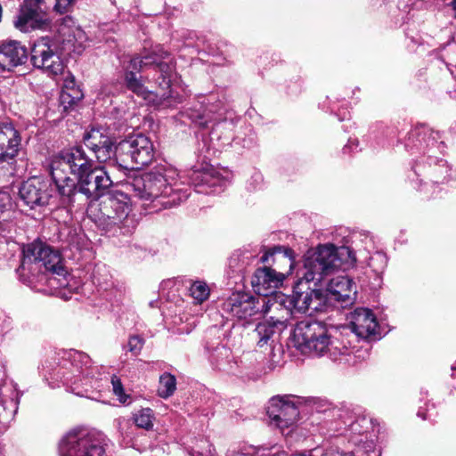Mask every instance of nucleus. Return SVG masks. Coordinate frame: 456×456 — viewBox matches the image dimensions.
I'll return each mask as SVG.
<instances>
[{"label": "nucleus", "instance_id": "ddd939ff", "mask_svg": "<svg viewBox=\"0 0 456 456\" xmlns=\"http://www.w3.org/2000/svg\"><path fill=\"white\" fill-rule=\"evenodd\" d=\"M56 49V43L48 37L38 39L31 50V61L34 67L42 69L52 76L62 74L64 64Z\"/></svg>", "mask_w": 456, "mask_h": 456}, {"label": "nucleus", "instance_id": "6ab92c4d", "mask_svg": "<svg viewBox=\"0 0 456 456\" xmlns=\"http://www.w3.org/2000/svg\"><path fill=\"white\" fill-rule=\"evenodd\" d=\"M352 331L361 338H376L379 324L376 316L368 308H357L350 314Z\"/></svg>", "mask_w": 456, "mask_h": 456}, {"label": "nucleus", "instance_id": "dca6fc26", "mask_svg": "<svg viewBox=\"0 0 456 456\" xmlns=\"http://www.w3.org/2000/svg\"><path fill=\"white\" fill-rule=\"evenodd\" d=\"M70 19L64 20L60 25L57 41L61 43V50L67 54H80L86 48L87 37L86 33L78 27L70 26Z\"/></svg>", "mask_w": 456, "mask_h": 456}, {"label": "nucleus", "instance_id": "7c9ffc66", "mask_svg": "<svg viewBox=\"0 0 456 456\" xmlns=\"http://www.w3.org/2000/svg\"><path fill=\"white\" fill-rule=\"evenodd\" d=\"M144 344L143 338L139 336H131L127 343L128 351L134 355H138Z\"/></svg>", "mask_w": 456, "mask_h": 456}, {"label": "nucleus", "instance_id": "39448f33", "mask_svg": "<svg viewBox=\"0 0 456 456\" xmlns=\"http://www.w3.org/2000/svg\"><path fill=\"white\" fill-rule=\"evenodd\" d=\"M134 195L142 200L157 202L165 208L179 205L190 195V186L179 180L177 170L170 165H159L134 178Z\"/></svg>", "mask_w": 456, "mask_h": 456}, {"label": "nucleus", "instance_id": "c756f323", "mask_svg": "<svg viewBox=\"0 0 456 456\" xmlns=\"http://www.w3.org/2000/svg\"><path fill=\"white\" fill-rule=\"evenodd\" d=\"M111 385L113 394L118 397V401L122 403H127L129 395L125 393L122 382L118 376L113 375L111 377Z\"/></svg>", "mask_w": 456, "mask_h": 456}, {"label": "nucleus", "instance_id": "9d476101", "mask_svg": "<svg viewBox=\"0 0 456 456\" xmlns=\"http://www.w3.org/2000/svg\"><path fill=\"white\" fill-rule=\"evenodd\" d=\"M280 306L277 299L256 297L247 293H233L223 304V311L238 320H248L259 314H267Z\"/></svg>", "mask_w": 456, "mask_h": 456}, {"label": "nucleus", "instance_id": "bb28decb", "mask_svg": "<svg viewBox=\"0 0 456 456\" xmlns=\"http://www.w3.org/2000/svg\"><path fill=\"white\" fill-rule=\"evenodd\" d=\"M190 292L194 300L200 304L208 299L209 296V288L205 282L198 281L191 284Z\"/></svg>", "mask_w": 456, "mask_h": 456}, {"label": "nucleus", "instance_id": "7ed1b4c3", "mask_svg": "<svg viewBox=\"0 0 456 456\" xmlns=\"http://www.w3.org/2000/svg\"><path fill=\"white\" fill-rule=\"evenodd\" d=\"M174 75L175 65L169 53L162 46L155 45L131 58L124 81L126 87L147 104L166 109L182 102L169 89Z\"/></svg>", "mask_w": 456, "mask_h": 456}, {"label": "nucleus", "instance_id": "4c0bfd02", "mask_svg": "<svg viewBox=\"0 0 456 456\" xmlns=\"http://www.w3.org/2000/svg\"><path fill=\"white\" fill-rule=\"evenodd\" d=\"M418 416L421 417L423 419H427V417L423 415L420 411L418 412Z\"/></svg>", "mask_w": 456, "mask_h": 456}, {"label": "nucleus", "instance_id": "f704fd0d", "mask_svg": "<svg viewBox=\"0 0 456 456\" xmlns=\"http://www.w3.org/2000/svg\"><path fill=\"white\" fill-rule=\"evenodd\" d=\"M451 6L454 12V17L456 18V0H452V3H451Z\"/></svg>", "mask_w": 456, "mask_h": 456}, {"label": "nucleus", "instance_id": "412c9836", "mask_svg": "<svg viewBox=\"0 0 456 456\" xmlns=\"http://www.w3.org/2000/svg\"><path fill=\"white\" fill-rule=\"evenodd\" d=\"M289 310L283 309V314L280 316H271L268 320L259 322L255 330V336L257 339V346L263 347L267 345L269 340L277 333H281L288 327Z\"/></svg>", "mask_w": 456, "mask_h": 456}, {"label": "nucleus", "instance_id": "f257e3e1", "mask_svg": "<svg viewBox=\"0 0 456 456\" xmlns=\"http://www.w3.org/2000/svg\"><path fill=\"white\" fill-rule=\"evenodd\" d=\"M50 173L60 195L68 202L77 193L91 200L101 197L98 220L110 225L134 226L131 200L120 191L107 193L112 181L103 167L96 166L82 145H77L50 159Z\"/></svg>", "mask_w": 456, "mask_h": 456}, {"label": "nucleus", "instance_id": "20e7f679", "mask_svg": "<svg viewBox=\"0 0 456 456\" xmlns=\"http://www.w3.org/2000/svg\"><path fill=\"white\" fill-rule=\"evenodd\" d=\"M84 145L99 163L108 162L123 169H139L151 162L153 144L149 137L138 134L121 141L114 150L111 139L98 129L84 135Z\"/></svg>", "mask_w": 456, "mask_h": 456}, {"label": "nucleus", "instance_id": "a878e982", "mask_svg": "<svg viewBox=\"0 0 456 456\" xmlns=\"http://www.w3.org/2000/svg\"><path fill=\"white\" fill-rule=\"evenodd\" d=\"M18 411V401L11 398L0 403V423L8 424Z\"/></svg>", "mask_w": 456, "mask_h": 456}, {"label": "nucleus", "instance_id": "72a5a7b5", "mask_svg": "<svg viewBox=\"0 0 456 456\" xmlns=\"http://www.w3.org/2000/svg\"><path fill=\"white\" fill-rule=\"evenodd\" d=\"M23 3H27V4H36V5L45 7V0H24Z\"/></svg>", "mask_w": 456, "mask_h": 456}, {"label": "nucleus", "instance_id": "ea45409f", "mask_svg": "<svg viewBox=\"0 0 456 456\" xmlns=\"http://www.w3.org/2000/svg\"><path fill=\"white\" fill-rule=\"evenodd\" d=\"M352 428H353V430L358 431V429L356 428L355 425H354Z\"/></svg>", "mask_w": 456, "mask_h": 456}, {"label": "nucleus", "instance_id": "0eeeda50", "mask_svg": "<svg viewBox=\"0 0 456 456\" xmlns=\"http://www.w3.org/2000/svg\"><path fill=\"white\" fill-rule=\"evenodd\" d=\"M21 264L18 269L22 275H25L26 272L31 273L44 266L45 270L60 277V286L67 285V271L57 250L41 240H35L23 246Z\"/></svg>", "mask_w": 456, "mask_h": 456}, {"label": "nucleus", "instance_id": "c85d7f7f", "mask_svg": "<svg viewBox=\"0 0 456 456\" xmlns=\"http://www.w3.org/2000/svg\"><path fill=\"white\" fill-rule=\"evenodd\" d=\"M137 427L150 429L152 427V411L149 408L142 409L134 417Z\"/></svg>", "mask_w": 456, "mask_h": 456}, {"label": "nucleus", "instance_id": "f03ea898", "mask_svg": "<svg viewBox=\"0 0 456 456\" xmlns=\"http://www.w3.org/2000/svg\"><path fill=\"white\" fill-rule=\"evenodd\" d=\"M174 75L175 65L169 53L162 46L155 45L131 58L124 81L126 87L147 104L166 109L182 102L169 89Z\"/></svg>", "mask_w": 456, "mask_h": 456}, {"label": "nucleus", "instance_id": "b1692460", "mask_svg": "<svg viewBox=\"0 0 456 456\" xmlns=\"http://www.w3.org/2000/svg\"><path fill=\"white\" fill-rule=\"evenodd\" d=\"M190 179L195 187L203 185L210 188L222 187L225 183L219 172L211 166H206L200 170H192Z\"/></svg>", "mask_w": 456, "mask_h": 456}, {"label": "nucleus", "instance_id": "2eb2a0df", "mask_svg": "<svg viewBox=\"0 0 456 456\" xmlns=\"http://www.w3.org/2000/svg\"><path fill=\"white\" fill-rule=\"evenodd\" d=\"M50 21L45 7L23 3L14 20V26L27 33L35 29H45L50 25Z\"/></svg>", "mask_w": 456, "mask_h": 456}, {"label": "nucleus", "instance_id": "c9c22d12", "mask_svg": "<svg viewBox=\"0 0 456 456\" xmlns=\"http://www.w3.org/2000/svg\"><path fill=\"white\" fill-rule=\"evenodd\" d=\"M287 254H289V253L287 252ZM289 254H291V250H289ZM288 256H289V268L291 269V268H292V266H293V259H292V257H291V255H288Z\"/></svg>", "mask_w": 456, "mask_h": 456}, {"label": "nucleus", "instance_id": "a211bd4d", "mask_svg": "<svg viewBox=\"0 0 456 456\" xmlns=\"http://www.w3.org/2000/svg\"><path fill=\"white\" fill-rule=\"evenodd\" d=\"M324 297L325 301L334 300L346 306L352 305L356 298V286L347 276L338 275L329 281Z\"/></svg>", "mask_w": 456, "mask_h": 456}, {"label": "nucleus", "instance_id": "cd10ccee", "mask_svg": "<svg viewBox=\"0 0 456 456\" xmlns=\"http://www.w3.org/2000/svg\"><path fill=\"white\" fill-rule=\"evenodd\" d=\"M368 265L375 273H382L387 265V256L382 252H375L370 256Z\"/></svg>", "mask_w": 456, "mask_h": 456}, {"label": "nucleus", "instance_id": "6e6552de", "mask_svg": "<svg viewBox=\"0 0 456 456\" xmlns=\"http://www.w3.org/2000/svg\"><path fill=\"white\" fill-rule=\"evenodd\" d=\"M338 248L331 245H321L314 251H308L304 258L303 268L298 272L297 285L313 282L321 285L325 277L340 266Z\"/></svg>", "mask_w": 456, "mask_h": 456}, {"label": "nucleus", "instance_id": "4be33fe9", "mask_svg": "<svg viewBox=\"0 0 456 456\" xmlns=\"http://www.w3.org/2000/svg\"><path fill=\"white\" fill-rule=\"evenodd\" d=\"M28 58L25 45L16 40L4 41L0 45V69L11 70L23 64Z\"/></svg>", "mask_w": 456, "mask_h": 456}, {"label": "nucleus", "instance_id": "aec40b11", "mask_svg": "<svg viewBox=\"0 0 456 456\" xmlns=\"http://www.w3.org/2000/svg\"><path fill=\"white\" fill-rule=\"evenodd\" d=\"M284 279V273H277L270 267H263L255 272L251 284L261 297L269 298L268 296L282 284Z\"/></svg>", "mask_w": 456, "mask_h": 456}, {"label": "nucleus", "instance_id": "473e14b6", "mask_svg": "<svg viewBox=\"0 0 456 456\" xmlns=\"http://www.w3.org/2000/svg\"><path fill=\"white\" fill-rule=\"evenodd\" d=\"M322 456H354L351 452L345 453L340 451L338 447H329L325 450Z\"/></svg>", "mask_w": 456, "mask_h": 456}, {"label": "nucleus", "instance_id": "1a4fd4ad", "mask_svg": "<svg viewBox=\"0 0 456 456\" xmlns=\"http://www.w3.org/2000/svg\"><path fill=\"white\" fill-rule=\"evenodd\" d=\"M105 436L98 431L74 429L60 442L61 456H108Z\"/></svg>", "mask_w": 456, "mask_h": 456}, {"label": "nucleus", "instance_id": "4468645a", "mask_svg": "<svg viewBox=\"0 0 456 456\" xmlns=\"http://www.w3.org/2000/svg\"><path fill=\"white\" fill-rule=\"evenodd\" d=\"M267 413L271 420L283 431L297 421L299 411L289 396H275L269 403Z\"/></svg>", "mask_w": 456, "mask_h": 456}, {"label": "nucleus", "instance_id": "423d86ee", "mask_svg": "<svg viewBox=\"0 0 456 456\" xmlns=\"http://www.w3.org/2000/svg\"><path fill=\"white\" fill-rule=\"evenodd\" d=\"M292 339L294 346L305 354L328 355L332 361H337L351 353L344 342L329 333L323 322L312 319H305L296 324Z\"/></svg>", "mask_w": 456, "mask_h": 456}, {"label": "nucleus", "instance_id": "e433bc0d", "mask_svg": "<svg viewBox=\"0 0 456 456\" xmlns=\"http://www.w3.org/2000/svg\"><path fill=\"white\" fill-rule=\"evenodd\" d=\"M73 80H74V78H73V77H71L70 83H73ZM69 82L68 80H66L65 86H66V87H69Z\"/></svg>", "mask_w": 456, "mask_h": 456}, {"label": "nucleus", "instance_id": "a19ab883", "mask_svg": "<svg viewBox=\"0 0 456 456\" xmlns=\"http://www.w3.org/2000/svg\"><path fill=\"white\" fill-rule=\"evenodd\" d=\"M265 260H266V256H264L262 257V261H264V262H265Z\"/></svg>", "mask_w": 456, "mask_h": 456}, {"label": "nucleus", "instance_id": "9b49d317", "mask_svg": "<svg viewBox=\"0 0 456 456\" xmlns=\"http://www.w3.org/2000/svg\"><path fill=\"white\" fill-rule=\"evenodd\" d=\"M87 354L74 350L65 351L54 370V376L66 386L76 385L91 374Z\"/></svg>", "mask_w": 456, "mask_h": 456}, {"label": "nucleus", "instance_id": "2f4dec72", "mask_svg": "<svg viewBox=\"0 0 456 456\" xmlns=\"http://www.w3.org/2000/svg\"><path fill=\"white\" fill-rule=\"evenodd\" d=\"M75 2L76 0H55L54 10L60 13L67 12Z\"/></svg>", "mask_w": 456, "mask_h": 456}, {"label": "nucleus", "instance_id": "f3484780", "mask_svg": "<svg viewBox=\"0 0 456 456\" xmlns=\"http://www.w3.org/2000/svg\"><path fill=\"white\" fill-rule=\"evenodd\" d=\"M20 200L28 207L42 206L48 203L51 197L48 183L39 177L25 181L20 190Z\"/></svg>", "mask_w": 456, "mask_h": 456}, {"label": "nucleus", "instance_id": "58836bf2", "mask_svg": "<svg viewBox=\"0 0 456 456\" xmlns=\"http://www.w3.org/2000/svg\"><path fill=\"white\" fill-rule=\"evenodd\" d=\"M452 371L456 370V364H454V365H452Z\"/></svg>", "mask_w": 456, "mask_h": 456}, {"label": "nucleus", "instance_id": "393cba45", "mask_svg": "<svg viewBox=\"0 0 456 456\" xmlns=\"http://www.w3.org/2000/svg\"><path fill=\"white\" fill-rule=\"evenodd\" d=\"M176 390V379L169 372H165L159 377L158 395L167 399L174 395Z\"/></svg>", "mask_w": 456, "mask_h": 456}, {"label": "nucleus", "instance_id": "f8f14e48", "mask_svg": "<svg viewBox=\"0 0 456 456\" xmlns=\"http://www.w3.org/2000/svg\"><path fill=\"white\" fill-rule=\"evenodd\" d=\"M279 310L283 314V309L289 310V319L294 312L313 314L322 312L326 307L325 297L321 289H311L310 291H295L291 297L277 300Z\"/></svg>", "mask_w": 456, "mask_h": 456}, {"label": "nucleus", "instance_id": "5701e85b", "mask_svg": "<svg viewBox=\"0 0 456 456\" xmlns=\"http://www.w3.org/2000/svg\"><path fill=\"white\" fill-rule=\"evenodd\" d=\"M20 136L11 123L0 125V163L12 160L19 152Z\"/></svg>", "mask_w": 456, "mask_h": 456}]
</instances>
